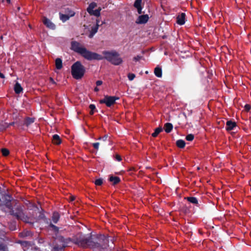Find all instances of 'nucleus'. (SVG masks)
Segmentation results:
<instances>
[{
    "label": "nucleus",
    "mask_w": 251,
    "mask_h": 251,
    "mask_svg": "<svg viewBox=\"0 0 251 251\" xmlns=\"http://www.w3.org/2000/svg\"><path fill=\"white\" fill-rule=\"evenodd\" d=\"M71 48L75 52L80 54L85 59L91 60H101L104 59L115 65H118L123 62L118 52L115 51H106L102 52L103 55L88 50L79 43L74 41L71 43Z\"/></svg>",
    "instance_id": "nucleus-1"
},
{
    "label": "nucleus",
    "mask_w": 251,
    "mask_h": 251,
    "mask_svg": "<svg viewBox=\"0 0 251 251\" xmlns=\"http://www.w3.org/2000/svg\"><path fill=\"white\" fill-rule=\"evenodd\" d=\"M85 68L79 61L75 63L72 66V75L76 79H80L85 73Z\"/></svg>",
    "instance_id": "nucleus-2"
},
{
    "label": "nucleus",
    "mask_w": 251,
    "mask_h": 251,
    "mask_svg": "<svg viewBox=\"0 0 251 251\" xmlns=\"http://www.w3.org/2000/svg\"><path fill=\"white\" fill-rule=\"evenodd\" d=\"M75 243L78 246L82 248L89 247L94 249L95 248L94 247V245H97L95 242H93L91 240L90 237L87 238L80 236L75 240Z\"/></svg>",
    "instance_id": "nucleus-3"
},
{
    "label": "nucleus",
    "mask_w": 251,
    "mask_h": 251,
    "mask_svg": "<svg viewBox=\"0 0 251 251\" xmlns=\"http://www.w3.org/2000/svg\"><path fill=\"white\" fill-rule=\"evenodd\" d=\"M100 243H95L97 245H94V249H98L99 250L101 251L102 249H106L108 247V243L109 242V239L105 237L104 235H101L99 238Z\"/></svg>",
    "instance_id": "nucleus-4"
},
{
    "label": "nucleus",
    "mask_w": 251,
    "mask_h": 251,
    "mask_svg": "<svg viewBox=\"0 0 251 251\" xmlns=\"http://www.w3.org/2000/svg\"><path fill=\"white\" fill-rule=\"evenodd\" d=\"M97 6V4L95 2H91L89 5L88 8H87V11L89 14L91 15H94L96 17H99L100 15V11L101 10V8L99 7L98 9L94 10L95 8H96Z\"/></svg>",
    "instance_id": "nucleus-5"
},
{
    "label": "nucleus",
    "mask_w": 251,
    "mask_h": 251,
    "mask_svg": "<svg viewBox=\"0 0 251 251\" xmlns=\"http://www.w3.org/2000/svg\"><path fill=\"white\" fill-rule=\"evenodd\" d=\"M118 99V98L116 97L106 96L103 99L100 100V103H105L107 106L110 107L115 103L116 100Z\"/></svg>",
    "instance_id": "nucleus-6"
},
{
    "label": "nucleus",
    "mask_w": 251,
    "mask_h": 251,
    "mask_svg": "<svg viewBox=\"0 0 251 251\" xmlns=\"http://www.w3.org/2000/svg\"><path fill=\"white\" fill-rule=\"evenodd\" d=\"M43 24L48 28L54 29L55 28V25L51 22V21L47 18L44 17L43 18Z\"/></svg>",
    "instance_id": "nucleus-7"
},
{
    "label": "nucleus",
    "mask_w": 251,
    "mask_h": 251,
    "mask_svg": "<svg viewBox=\"0 0 251 251\" xmlns=\"http://www.w3.org/2000/svg\"><path fill=\"white\" fill-rule=\"evenodd\" d=\"M149 16L148 15H141L137 19L136 23L137 24H144L146 23L149 20Z\"/></svg>",
    "instance_id": "nucleus-8"
},
{
    "label": "nucleus",
    "mask_w": 251,
    "mask_h": 251,
    "mask_svg": "<svg viewBox=\"0 0 251 251\" xmlns=\"http://www.w3.org/2000/svg\"><path fill=\"white\" fill-rule=\"evenodd\" d=\"M177 23L180 25H183L185 22V14L184 13H181L178 15L177 17Z\"/></svg>",
    "instance_id": "nucleus-9"
},
{
    "label": "nucleus",
    "mask_w": 251,
    "mask_h": 251,
    "mask_svg": "<svg viewBox=\"0 0 251 251\" xmlns=\"http://www.w3.org/2000/svg\"><path fill=\"white\" fill-rule=\"evenodd\" d=\"M141 5L142 0H136L134 3V6L137 9L138 13L139 14L142 13V7Z\"/></svg>",
    "instance_id": "nucleus-10"
},
{
    "label": "nucleus",
    "mask_w": 251,
    "mask_h": 251,
    "mask_svg": "<svg viewBox=\"0 0 251 251\" xmlns=\"http://www.w3.org/2000/svg\"><path fill=\"white\" fill-rule=\"evenodd\" d=\"M98 22H99L97 21V25L95 26L92 27L90 34L88 35L89 38H92L93 36L97 32L99 28Z\"/></svg>",
    "instance_id": "nucleus-11"
},
{
    "label": "nucleus",
    "mask_w": 251,
    "mask_h": 251,
    "mask_svg": "<svg viewBox=\"0 0 251 251\" xmlns=\"http://www.w3.org/2000/svg\"><path fill=\"white\" fill-rule=\"evenodd\" d=\"M236 126V123L234 122H232L231 121H228L226 124V128L227 130H231L233 129L234 127H235Z\"/></svg>",
    "instance_id": "nucleus-12"
},
{
    "label": "nucleus",
    "mask_w": 251,
    "mask_h": 251,
    "mask_svg": "<svg viewBox=\"0 0 251 251\" xmlns=\"http://www.w3.org/2000/svg\"><path fill=\"white\" fill-rule=\"evenodd\" d=\"M18 217L19 219H21L22 220H23V221H24L25 223H33V222L31 221V220H29V218L23 213H20L19 215H18Z\"/></svg>",
    "instance_id": "nucleus-13"
},
{
    "label": "nucleus",
    "mask_w": 251,
    "mask_h": 251,
    "mask_svg": "<svg viewBox=\"0 0 251 251\" xmlns=\"http://www.w3.org/2000/svg\"><path fill=\"white\" fill-rule=\"evenodd\" d=\"M52 141L53 144L59 145L61 143L60 137L57 134H54L52 136Z\"/></svg>",
    "instance_id": "nucleus-14"
},
{
    "label": "nucleus",
    "mask_w": 251,
    "mask_h": 251,
    "mask_svg": "<svg viewBox=\"0 0 251 251\" xmlns=\"http://www.w3.org/2000/svg\"><path fill=\"white\" fill-rule=\"evenodd\" d=\"M23 88L22 87L20 84L18 82H16L14 86V91L16 94H20L23 91Z\"/></svg>",
    "instance_id": "nucleus-15"
},
{
    "label": "nucleus",
    "mask_w": 251,
    "mask_h": 251,
    "mask_svg": "<svg viewBox=\"0 0 251 251\" xmlns=\"http://www.w3.org/2000/svg\"><path fill=\"white\" fill-rule=\"evenodd\" d=\"M164 129L166 132H170L173 129L172 124L171 123H166L164 126Z\"/></svg>",
    "instance_id": "nucleus-16"
},
{
    "label": "nucleus",
    "mask_w": 251,
    "mask_h": 251,
    "mask_svg": "<svg viewBox=\"0 0 251 251\" xmlns=\"http://www.w3.org/2000/svg\"><path fill=\"white\" fill-rule=\"evenodd\" d=\"M109 181L112 182L114 184H116L120 182V179L118 176H111L109 177Z\"/></svg>",
    "instance_id": "nucleus-17"
},
{
    "label": "nucleus",
    "mask_w": 251,
    "mask_h": 251,
    "mask_svg": "<svg viewBox=\"0 0 251 251\" xmlns=\"http://www.w3.org/2000/svg\"><path fill=\"white\" fill-rule=\"evenodd\" d=\"M154 74L158 77L162 76V70L159 67H156L154 69Z\"/></svg>",
    "instance_id": "nucleus-18"
},
{
    "label": "nucleus",
    "mask_w": 251,
    "mask_h": 251,
    "mask_svg": "<svg viewBox=\"0 0 251 251\" xmlns=\"http://www.w3.org/2000/svg\"><path fill=\"white\" fill-rule=\"evenodd\" d=\"M60 15V19L63 22H65L67 20L69 19L70 18L68 15H67L66 14H63L61 13H59Z\"/></svg>",
    "instance_id": "nucleus-19"
},
{
    "label": "nucleus",
    "mask_w": 251,
    "mask_h": 251,
    "mask_svg": "<svg viewBox=\"0 0 251 251\" xmlns=\"http://www.w3.org/2000/svg\"><path fill=\"white\" fill-rule=\"evenodd\" d=\"M55 66L57 69H60L62 67V60L60 58H57L55 60Z\"/></svg>",
    "instance_id": "nucleus-20"
},
{
    "label": "nucleus",
    "mask_w": 251,
    "mask_h": 251,
    "mask_svg": "<svg viewBox=\"0 0 251 251\" xmlns=\"http://www.w3.org/2000/svg\"><path fill=\"white\" fill-rule=\"evenodd\" d=\"M59 219V215L57 212H54L52 216V220L54 223H56Z\"/></svg>",
    "instance_id": "nucleus-21"
},
{
    "label": "nucleus",
    "mask_w": 251,
    "mask_h": 251,
    "mask_svg": "<svg viewBox=\"0 0 251 251\" xmlns=\"http://www.w3.org/2000/svg\"><path fill=\"white\" fill-rule=\"evenodd\" d=\"M34 122V118H27L25 122V124L27 126H28L29 125H30L31 124L33 123Z\"/></svg>",
    "instance_id": "nucleus-22"
},
{
    "label": "nucleus",
    "mask_w": 251,
    "mask_h": 251,
    "mask_svg": "<svg viewBox=\"0 0 251 251\" xmlns=\"http://www.w3.org/2000/svg\"><path fill=\"white\" fill-rule=\"evenodd\" d=\"M176 144L179 148H183L185 147V143L182 140H178L176 141Z\"/></svg>",
    "instance_id": "nucleus-23"
},
{
    "label": "nucleus",
    "mask_w": 251,
    "mask_h": 251,
    "mask_svg": "<svg viewBox=\"0 0 251 251\" xmlns=\"http://www.w3.org/2000/svg\"><path fill=\"white\" fill-rule=\"evenodd\" d=\"M65 12L67 15H68L70 17H73L75 15V12L69 8L66 9Z\"/></svg>",
    "instance_id": "nucleus-24"
},
{
    "label": "nucleus",
    "mask_w": 251,
    "mask_h": 251,
    "mask_svg": "<svg viewBox=\"0 0 251 251\" xmlns=\"http://www.w3.org/2000/svg\"><path fill=\"white\" fill-rule=\"evenodd\" d=\"M187 200L192 203L198 204V200L195 197H187Z\"/></svg>",
    "instance_id": "nucleus-25"
},
{
    "label": "nucleus",
    "mask_w": 251,
    "mask_h": 251,
    "mask_svg": "<svg viewBox=\"0 0 251 251\" xmlns=\"http://www.w3.org/2000/svg\"><path fill=\"white\" fill-rule=\"evenodd\" d=\"M162 130V128L161 127H158L156 128L154 132L152 133V136L154 137H156Z\"/></svg>",
    "instance_id": "nucleus-26"
},
{
    "label": "nucleus",
    "mask_w": 251,
    "mask_h": 251,
    "mask_svg": "<svg viewBox=\"0 0 251 251\" xmlns=\"http://www.w3.org/2000/svg\"><path fill=\"white\" fill-rule=\"evenodd\" d=\"M65 247L64 244L62 242V244L59 246H54L53 247V251H59Z\"/></svg>",
    "instance_id": "nucleus-27"
},
{
    "label": "nucleus",
    "mask_w": 251,
    "mask_h": 251,
    "mask_svg": "<svg viewBox=\"0 0 251 251\" xmlns=\"http://www.w3.org/2000/svg\"><path fill=\"white\" fill-rule=\"evenodd\" d=\"M194 136L192 134H188L186 137V139L189 141H192L194 139Z\"/></svg>",
    "instance_id": "nucleus-28"
},
{
    "label": "nucleus",
    "mask_w": 251,
    "mask_h": 251,
    "mask_svg": "<svg viewBox=\"0 0 251 251\" xmlns=\"http://www.w3.org/2000/svg\"><path fill=\"white\" fill-rule=\"evenodd\" d=\"M1 152H2V154L4 156L7 155L9 153V151L8 150H7L6 149H2L1 150Z\"/></svg>",
    "instance_id": "nucleus-29"
},
{
    "label": "nucleus",
    "mask_w": 251,
    "mask_h": 251,
    "mask_svg": "<svg viewBox=\"0 0 251 251\" xmlns=\"http://www.w3.org/2000/svg\"><path fill=\"white\" fill-rule=\"evenodd\" d=\"M102 183V180L101 179H98L95 180V184L96 185H101Z\"/></svg>",
    "instance_id": "nucleus-30"
},
{
    "label": "nucleus",
    "mask_w": 251,
    "mask_h": 251,
    "mask_svg": "<svg viewBox=\"0 0 251 251\" xmlns=\"http://www.w3.org/2000/svg\"><path fill=\"white\" fill-rule=\"evenodd\" d=\"M89 108L91 109V111L90 112V114H91V115L93 114H94L93 110H95V108H96V107H95V105H94V104H90L89 105Z\"/></svg>",
    "instance_id": "nucleus-31"
},
{
    "label": "nucleus",
    "mask_w": 251,
    "mask_h": 251,
    "mask_svg": "<svg viewBox=\"0 0 251 251\" xmlns=\"http://www.w3.org/2000/svg\"><path fill=\"white\" fill-rule=\"evenodd\" d=\"M135 77V75L134 74L132 73H129L128 75V78L129 80H132Z\"/></svg>",
    "instance_id": "nucleus-32"
},
{
    "label": "nucleus",
    "mask_w": 251,
    "mask_h": 251,
    "mask_svg": "<svg viewBox=\"0 0 251 251\" xmlns=\"http://www.w3.org/2000/svg\"><path fill=\"white\" fill-rule=\"evenodd\" d=\"M7 250L6 246L3 244H0V250L2 251H6Z\"/></svg>",
    "instance_id": "nucleus-33"
},
{
    "label": "nucleus",
    "mask_w": 251,
    "mask_h": 251,
    "mask_svg": "<svg viewBox=\"0 0 251 251\" xmlns=\"http://www.w3.org/2000/svg\"><path fill=\"white\" fill-rule=\"evenodd\" d=\"M99 145H100L99 143H98V142L93 143V144H92L93 147L97 150L99 149Z\"/></svg>",
    "instance_id": "nucleus-34"
},
{
    "label": "nucleus",
    "mask_w": 251,
    "mask_h": 251,
    "mask_svg": "<svg viewBox=\"0 0 251 251\" xmlns=\"http://www.w3.org/2000/svg\"><path fill=\"white\" fill-rule=\"evenodd\" d=\"M142 56L140 55H137L133 58V60L135 61H139L141 58Z\"/></svg>",
    "instance_id": "nucleus-35"
},
{
    "label": "nucleus",
    "mask_w": 251,
    "mask_h": 251,
    "mask_svg": "<svg viewBox=\"0 0 251 251\" xmlns=\"http://www.w3.org/2000/svg\"><path fill=\"white\" fill-rule=\"evenodd\" d=\"M115 159L118 161H120L122 160L121 157L118 154L115 155Z\"/></svg>",
    "instance_id": "nucleus-36"
},
{
    "label": "nucleus",
    "mask_w": 251,
    "mask_h": 251,
    "mask_svg": "<svg viewBox=\"0 0 251 251\" xmlns=\"http://www.w3.org/2000/svg\"><path fill=\"white\" fill-rule=\"evenodd\" d=\"M102 84V81L101 80H98L96 81V85L97 86H100Z\"/></svg>",
    "instance_id": "nucleus-37"
},
{
    "label": "nucleus",
    "mask_w": 251,
    "mask_h": 251,
    "mask_svg": "<svg viewBox=\"0 0 251 251\" xmlns=\"http://www.w3.org/2000/svg\"><path fill=\"white\" fill-rule=\"evenodd\" d=\"M245 108L246 110L248 111L251 109V106L249 104H246L245 106Z\"/></svg>",
    "instance_id": "nucleus-38"
},
{
    "label": "nucleus",
    "mask_w": 251,
    "mask_h": 251,
    "mask_svg": "<svg viewBox=\"0 0 251 251\" xmlns=\"http://www.w3.org/2000/svg\"><path fill=\"white\" fill-rule=\"evenodd\" d=\"M107 138V135H105V136H104V137H100V138H99V140L102 139L103 141H105V140H106Z\"/></svg>",
    "instance_id": "nucleus-39"
},
{
    "label": "nucleus",
    "mask_w": 251,
    "mask_h": 251,
    "mask_svg": "<svg viewBox=\"0 0 251 251\" xmlns=\"http://www.w3.org/2000/svg\"><path fill=\"white\" fill-rule=\"evenodd\" d=\"M0 77L2 78H4L5 77H4V75L3 74L1 73L0 72Z\"/></svg>",
    "instance_id": "nucleus-40"
},
{
    "label": "nucleus",
    "mask_w": 251,
    "mask_h": 251,
    "mask_svg": "<svg viewBox=\"0 0 251 251\" xmlns=\"http://www.w3.org/2000/svg\"><path fill=\"white\" fill-rule=\"evenodd\" d=\"M50 226H51V227H52V228H57V227H56V226H54L53 225H52V224H50Z\"/></svg>",
    "instance_id": "nucleus-41"
},
{
    "label": "nucleus",
    "mask_w": 251,
    "mask_h": 251,
    "mask_svg": "<svg viewBox=\"0 0 251 251\" xmlns=\"http://www.w3.org/2000/svg\"><path fill=\"white\" fill-rule=\"evenodd\" d=\"M94 90L95 91L97 92L99 91V89L97 87H96V88H95Z\"/></svg>",
    "instance_id": "nucleus-42"
},
{
    "label": "nucleus",
    "mask_w": 251,
    "mask_h": 251,
    "mask_svg": "<svg viewBox=\"0 0 251 251\" xmlns=\"http://www.w3.org/2000/svg\"><path fill=\"white\" fill-rule=\"evenodd\" d=\"M6 1L8 3H10V0H6Z\"/></svg>",
    "instance_id": "nucleus-43"
},
{
    "label": "nucleus",
    "mask_w": 251,
    "mask_h": 251,
    "mask_svg": "<svg viewBox=\"0 0 251 251\" xmlns=\"http://www.w3.org/2000/svg\"><path fill=\"white\" fill-rule=\"evenodd\" d=\"M74 200V198H72V201H73Z\"/></svg>",
    "instance_id": "nucleus-44"
},
{
    "label": "nucleus",
    "mask_w": 251,
    "mask_h": 251,
    "mask_svg": "<svg viewBox=\"0 0 251 251\" xmlns=\"http://www.w3.org/2000/svg\"><path fill=\"white\" fill-rule=\"evenodd\" d=\"M2 1H3L4 0H2Z\"/></svg>",
    "instance_id": "nucleus-45"
}]
</instances>
